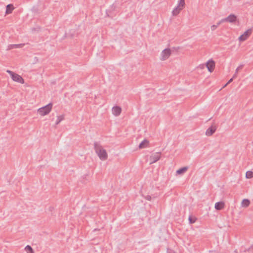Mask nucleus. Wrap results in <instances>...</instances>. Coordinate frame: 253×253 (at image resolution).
Here are the masks:
<instances>
[{
	"label": "nucleus",
	"instance_id": "nucleus-15",
	"mask_svg": "<svg viewBox=\"0 0 253 253\" xmlns=\"http://www.w3.org/2000/svg\"><path fill=\"white\" fill-rule=\"evenodd\" d=\"M188 169V167H182L177 170L176 173L178 174H182L187 170Z\"/></svg>",
	"mask_w": 253,
	"mask_h": 253
},
{
	"label": "nucleus",
	"instance_id": "nucleus-22",
	"mask_svg": "<svg viewBox=\"0 0 253 253\" xmlns=\"http://www.w3.org/2000/svg\"><path fill=\"white\" fill-rule=\"evenodd\" d=\"M64 119L63 116H58L56 121V125L59 124L60 122Z\"/></svg>",
	"mask_w": 253,
	"mask_h": 253
},
{
	"label": "nucleus",
	"instance_id": "nucleus-19",
	"mask_svg": "<svg viewBox=\"0 0 253 253\" xmlns=\"http://www.w3.org/2000/svg\"><path fill=\"white\" fill-rule=\"evenodd\" d=\"M185 5V0H179L177 6L183 8Z\"/></svg>",
	"mask_w": 253,
	"mask_h": 253
},
{
	"label": "nucleus",
	"instance_id": "nucleus-8",
	"mask_svg": "<svg viewBox=\"0 0 253 253\" xmlns=\"http://www.w3.org/2000/svg\"><path fill=\"white\" fill-rule=\"evenodd\" d=\"M11 77L12 79L15 82H17L21 84H23L24 82V79L21 77V76L16 73L12 75Z\"/></svg>",
	"mask_w": 253,
	"mask_h": 253
},
{
	"label": "nucleus",
	"instance_id": "nucleus-18",
	"mask_svg": "<svg viewBox=\"0 0 253 253\" xmlns=\"http://www.w3.org/2000/svg\"><path fill=\"white\" fill-rule=\"evenodd\" d=\"M25 250L27 252V253H34L33 249L29 245H27L25 247Z\"/></svg>",
	"mask_w": 253,
	"mask_h": 253
},
{
	"label": "nucleus",
	"instance_id": "nucleus-9",
	"mask_svg": "<svg viewBox=\"0 0 253 253\" xmlns=\"http://www.w3.org/2000/svg\"><path fill=\"white\" fill-rule=\"evenodd\" d=\"M216 126L214 125L211 126L208 128L206 132V135L207 136L212 135L216 130Z\"/></svg>",
	"mask_w": 253,
	"mask_h": 253
},
{
	"label": "nucleus",
	"instance_id": "nucleus-26",
	"mask_svg": "<svg viewBox=\"0 0 253 253\" xmlns=\"http://www.w3.org/2000/svg\"><path fill=\"white\" fill-rule=\"evenodd\" d=\"M233 78H232L231 79H230L229 80V81L227 83V84H225V85H224L223 87H225V86H226L228 84H230V83H231V82L233 81Z\"/></svg>",
	"mask_w": 253,
	"mask_h": 253
},
{
	"label": "nucleus",
	"instance_id": "nucleus-23",
	"mask_svg": "<svg viewBox=\"0 0 253 253\" xmlns=\"http://www.w3.org/2000/svg\"><path fill=\"white\" fill-rule=\"evenodd\" d=\"M243 67V65H240L236 69V74H237L239 70L242 69Z\"/></svg>",
	"mask_w": 253,
	"mask_h": 253
},
{
	"label": "nucleus",
	"instance_id": "nucleus-31",
	"mask_svg": "<svg viewBox=\"0 0 253 253\" xmlns=\"http://www.w3.org/2000/svg\"><path fill=\"white\" fill-rule=\"evenodd\" d=\"M234 253H238V251L237 250H235L234 252Z\"/></svg>",
	"mask_w": 253,
	"mask_h": 253
},
{
	"label": "nucleus",
	"instance_id": "nucleus-3",
	"mask_svg": "<svg viewBox=\"0 0 253 253\" xmlns=\"http://www.w3.org/2000/svg\"><path fill=\"white\" fill-rule=\"evenodd\" d=\"M171 54L170 48H166L162 51L161 54L160 60L164 61L168 59Z\"/></svg>",
	"mask_w": 253,
	"mask_h": 253
},
{
	"label": "nucleus",
	"instance_id": "nucleus-12",
	"mask_svg": "<svg viewBox=\"0 0 253 253\" xmlns=\"http://www.w3.org/2000/svg\"><path fill=\"white\" fill-rule=\"evenodd\" d=\"M24 45V44H9L7 46V50H10L13 48H21Z\"/></svg>",
	"mask_w": 253,
	"mask_h": 253
},
{
	"label": "nucleus",
	"instance_id": "nucleus-4",
	"mask_svg": "<svg viewBox=\"0 0 253 253\" xmlns=\"http://www.w3.org/2000/svg\"><path fill=\"white\" fill-rule=\"evenodd\" d=\"M237 20V16L233 14H230L226 18L222 19V21H225L231 23H235Z\"/></svg>",
	"mask_w": 253,
	"mask_h": 253
},
{
	"label": "nucleus",
	"instance_id": "nucleus-17",
	"mask_svg": "<svg viewBox=\"0 0 253 253\" xmlns=\"http://www.w3.org/2000/svg\"><path fill=\"white\" fill-rule=\"evenodd\" d=\"M250 201L248 199H245L242 202V206L244 207H247L249 206Z\"/></svg>",
	"mask_w": 253,
	"mask_h": 253
},
{
	"label": "nucleus",
	"instance_id": "nucleus-1",
	"mask_svg": "<svg viewBox=\"0 0 253 253\" xmlns=\"http://www.w3.org/2000/svg\"><path fill=\"white\" fill-rule=\"evenodd\" d=\"M94 149L100 160L105 161L107 159L108 155L106 151L102 148L99 143L96 142L94 143Z\"/></svg>",
	"mask_w": 253,
	"mask_h": 253
},
{
	"label": "nucleus",
	"instance_id": "nucleus-25",
	"mask_svg": "<svg viewBox=\"0 0 253 253\" xmlns=\"http://www.w3.org/2000/svg\"><path fill=\"white\" fill-rule=\"evenodd\" d=\"M6 72L9 74V75H10V76L11 77L12 76V75L14 74L15 73L13 72L12 71H10V70H7Z\"/></svg>",
	"mask_w": 253,
	"mask_h": 253
},
{
	"label": "nucleus",
	"instance_id": "nucleus-14",
	"mask_svg": "<svg viewBox=\"0 0 253 253\" xmlns=\"http://www.w3.org/2000/svg\"><path fill=\"white\" fill-rule=\"evenodd\" d=\"M14 9V7L12 4H9L6 6L5 13L7 14H10L12 12Z\"/></svg>",
	"mask_w": 253,
	"mask_h": 253
},
{
	"label": "nucleus",
	"instance_id": "nucleus-28",
	"mask_svg": "<svg viewBox=\"0 0 253 253\" xmlns=\"http://www.w3.org/2000/svg\"><path fill=\"white\" fill-rule=\"evenodd\" d=\"M146 199L148 201H150L151 200V197L150 195H147L146 197Z\"/></svg>",
	"mask_w": 253,
	"mask_h": 253
},
{
	"label": "nucleus",
	"instance_id": "nucleus-13",
	"mask_svg": "<svg viewBox=\"0 0 253 253\" xmlns=\"http://www.w3.org/2000/svg\"><path fill=\"white\" fill-rule=\"evenodd\" d=\"M149 144V141L147 139H144L139 145V148L142 149L146 147Z\"/></svg>",
	"mask_w": 253,
	"mask_h": 253
},
{
	"label": "nucleus",
	"instance_id": "nucleus-6",
	"mask_svg": "<svg viewBox=\"0 0 253 253\" xmlns=\"http://www.w3.org/2000/svg\"><path fill=\"white\" fill-rule=\"evenodd\" d=\"M252 30L251 29H248L246 31L244 32V33L240 36L239 38V40L240 41H244L247 39V38L251 35L252 34Z\"/></svg>",
	"mask_w": 253,
	"mask_h": 253
},
{
	"label": "nucleus",
	"instance_id": "nucleus-24",
	"mask_svg": "<svg viewBox=\"0 0 253 253\" xmlns=\"http://www.w3.org/2000/svg\"><path fill=\"white\" fill-rule=\"evenodd\" d=\"M217 27V25H213L211 26V30L212 31H214Z\"/></svg>",
	"mask_w": 253,
	"mask_h": 253
},
{
	"label": "nucleus",
	"instance_id": "nucleus-16",
	"mask_svg": "<svg viewBox=\"0 0 253 253\" xmlns=\"http://www.w3.org/2000/svg\"><path fill=\"white\" fill-rule=\"evenodd\" d=\"M183 8L182 7H179L178 6H177L175 8L173 9V10L172 11V13L173 15L176 16L179 13L180 11Z\"/></svg>",
	"mask_w": 253,
	"mask_h": 253
},
{
	"label": "nucleus",
	"instance_id": "nucleus-30",
	"mask_svg": "<svg viewBox=\"0 0 253 253\" xmlns=\"http://www.w3.org/2000/svg\"><path fill=\"white\" fill-rule=\"evenodd\" d=\"M237 74H236V73H235V74L234 75V76H233V78H236V76H237Z\"/></svg>",
	"mask_w": 253,
	"mask_h": 253
},
{
	"label": "nucleus",
	"instance_id": "nucleus-27",
	"mask_svg": "<svg viewBox=\"0 0 253 253\" xmlns=\"http://www.w3.org/2000/svg\"><path fill=\"white\" fill-rule=\"evenodd\" d=\"M225 21H222V19L220 21H219L217 23V27L220 25L222 23H223V22H225Z\"/></svg>",
	"mask_w": 253,
	"mask_h": 253
},
{
	"label": "nucleus",
	"instance_id": "nucleus-29",
	"mask_svg": "<svg viewBox=\"0 0 253 253\" xmlns=\"http://www.w3.org/2000/svg\"><path fill=\"white\" fill-rule=\"evenodd\" d=\"M253 247V246H251V248H249L248 249H247V250H245L244 251H242V252H249V250L251 249V248H252Z\"/></svg>",
	"mask_w": 253,
	"mask_h": 253
},
{
	"label": "nucleus",
	"instance_id": "nucleus-2",
	"mask_svg": "<svg viewBox=\"0 0 253 253\" xmlns=\"http://www.w3.org/2000/svg\"><path fill=\"white\" fill-rule=\"evenodd\" d=\"M52 104L49 103L47 105L39 108L38 112L41 116H45L49 114L52 109Z\"/></svg>",
	"mask_w": 253,
	"mask_h": 253
},
{
	"label": "nucleus",
	"instance_id": "nucleus-21",
	"mask_svg": "<svg viewBox=\"0 0 253 253\" xmlns=\"http://www.w3.org/2000/svg\"><path fill=\"white\" fill-rule=\"evenodd\" d=\"M188 220L189 223L192 224L196 222L197 218L194 216H189Z\"/></svg>",
	"mask_w": 253,
	"mask_h": 253
},
{
	"label": "nucleus",
	"instance_id": "nucleus-20",
	"mask_svg": "<svg viewBox=\"0 0 253 253\" xmlns=\"http://www.w3.org/2000/svg\"><path fill=\"white\" fill-rule=\"evenodd\" d=\"M246 176L247 178H251L253 177V172L250 170L247 171Z\"/></svg>",
	"mask_w": 253,
	"mask_h": 253
},
{
	"label": "nucleus",
	"instance_id": "nucleus-5",
	"mask_svg": "<svg viewBox=\"0 0 253 253\" xmlns=\"http://www.w3.org/2000/svg\"><path fill=\"white\" fill-rule=\"evenodd\" d=\"M160 158L161 153L157 152L152 154L150 158L151 164L156 163V162L160 160Z\"/></svg>",
	"mask_w": 253,
	"mask_h": 253
},
{
	"label": "nucleus",
	"instance_id": "nucleus-11",
	"mask_svg": "<svg viewBox=\"0 0 253 253\" xmlns=\"http://www.w3.org/2000/svg\"><path fill=\"white\" fill-rule=\"evenodd\" d=\"M224 203L223 202L221 201L216 203L214 207L216 210L219 211L224 208Z\"/></svg>",
	"mask_w": 253,
	"mask_h": 253
},
{
	"label": "nucleus",
	"instance_id": "nucleus-7",
	"mask_svg": "<svg viewBox=\"0 0 253 253\" xmlns=\"http://www.w3.org/2000/svg\"><path fill=\"white\" fill-rule=\"evenodd\" d=\"M206 67L210 72H213L215 67L214 61L212 59L209 60L206 63Z\"/></svg>",
	"mask_w": 253,
	"mask_h": 253
},
{
	"label": "nucleus",
	"instance_id": "nucleus-10",
	"mask_svg": "<svg viewBox=\"0 0 253 253\" xmlns=\"http://www.w3.org/2000/svg\"><path fill=\"white\" fill-rule=\"evenodd\" d=\"M112 114L115 116H118L120 115L122 112V108L118 106H114L112 109Z\"/></svg>",
	"mask_w": 253,
	"mask_h": 253
}]
</instances>
